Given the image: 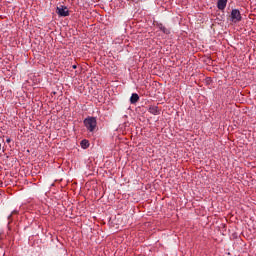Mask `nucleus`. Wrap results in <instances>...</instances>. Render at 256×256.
<instances>
[{
	"label": "nucleus",
	"instance_id": "obj_8",
	"mask_svg": "<svg viewBox=\"0 0 256 256\" xmlns=\"http://www.w3.org/2000/svg\"><path fill=\"white\" fill-rule=\"evenodd\" d=\"M162 33H164V35H170L171 34V29L164 26L162 28Z\"/></svg>",
	"mask_w": 256,
	"mask_h": 256
},
{
	"label": "nucleus",
	"instance_id": "obj_3",
	"mask_svg": "<svg viewBox=\"0 0 256 256\" xmlns=\"http://www.w3.org/2000/svg\"><path fill=\"white\" fill-rule=\"evenodd\" d=\"M56 13L59 17H69V8H67V6L60 5L56 8Z\"/></svg>",
	"mask_w": 256,
	"mask_h": 256
},
{
	"label": "nucleus",
	"instance_id": "obj_11",
	"mask_svg": "<svg viewBox=\"0 0 256 256\" xmlns=\"http://www.w3.org/2000/svg\"><path fill=\"white\" fill-rule=\"evenodd\" d=\"M6 143H11V138H7Z\"/></svg>",
	"mask_w": 256,
	"mask_h": 256
},
{
	"label": "nucleus",
	"instance_id": "obj_10",
	"mask_svg": "<svg viewBox=\"0 0 256 256\" xmlns=\"http://www.w3.org/2000/svg\"><path fill=\"white\" fill-rule=\"evenodd\" d=\"M17 213H19V211L14 210V211L8 216V219H11V217H13V215H17Z\"/></svg>",
	"mask_w": 256,
	"mask_h": 256
},
{
	"label": "nucleus",
	"instance_id": "obj_7",
	"mask_svg": "<svg viewBox=\"0 0 256 256\" xmlns=\"http://www.w3.org/2000/svg\"><path fill=\"white\" fill-rule=\"evenodd\" d=\"M89 140L87 139H83L81 142H80V146L82 147V149H89Z\"/></svg>",
	"mask_w": 256,
	"mask_h": 256
},
{
	"label": "nucleus",
	"instance_id": "obj_1",
	"mask_svg": "<svg viewBox=\"0 0 256 256\" xmlns=\"http://www.w3.org/2000/svg\"><path fill=\"white\" fill-rule=\"evenodd\" d=\"M83 123L84 127H86L87 131H89L90 133H93V131L97 129V118L93 116L85 118Z\"/></svg>",
	"mask_w": 256,
	"mask_h": 256
},
{
	"label": "nucleus",
	"instance_id": "obj_12",
	"mask_svg": "<svg viewBox=\"0 0 256 256\" xmlns=\"http://www.w3.org/2000/svg\"><path fill=\"white\" fill-rule=\"evenodd\" d=\"M72 68H73V69H77V65H73Z\"/></svg>",
	"mask_w": 256,
	"mask_h": 256
},
{
	"label": "nucleus",
	"instance_id": "obj_9",
	"mask_svg": "<svg viewBox=\"0 0 256 256\" xmlns=\"http://www.w3.org/2000/svg\"><path fill=\"white\" fill-rule=\"evenodd\" d=\"M156 27H158V29H160L161 31H163V28L165 27L163 25V23H156Z\"/></svg>",
	"mask_w": 256,
	"mask_h": 256
},
{
	"label": "nucleus",
	"instance_id": "obj_2",
	"mask_svg": "<svg viewBox=\"0 0 256 256\" xmlns=\"http://www.w3.org/2000/svg\"><path fill=\"white\" fill-rule=\"evenodd\" d=\"M230 21L232 23H240V21H243V17L241 16V11H239V9H232Z\"/></svg>",
	"mask_w": 256,
	"mask_h": 256
},
{
	"label": "nucleus",
	"instance_id": "obj_4",
	"mask_svg": "<svg viewBox=\"0 0 256 256\" xmlns=\"http://www.w3.org/2000/svg\"><path fill=\"white\" fill-rule=\"evenodd\" d=\"M148 111L151 113V115H160L161 110H159V106L150 105L148 108Z\"/></svg>",
	"mask_w": 256,
	"mask_h": 256
},
{
	"label": "nucleus",
	"instance_id": "obj_5",
	"mask_svg": "<svg viewBox=\"0 0 256 256\" xmlns=\"http://www.w3.org/2000/svg\"><path fill=\"white\" fill-rule=\"evenodd\" d=\"M228 1L229 0H218L217 1V9H219V11H225Z\"/></svg>",
	"mask_w": 256,
	"mask_h": 256
},
{
	"label": "nucleus",
	"instance_id": "obj_6",
	"mask_svg": "<svg viewBox=\"0 0 256 256\" xmlns=\"http://www.w3.org/2000/svg\"><path fill=\"white\" fill-rule=\"evenodd\" d=\"M139 101V94L133 93L130 97V103L131 105H135Z\"/></svg>",
	"mask_w": 256,
	"mask_h": 256
}]
</instances>
